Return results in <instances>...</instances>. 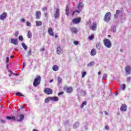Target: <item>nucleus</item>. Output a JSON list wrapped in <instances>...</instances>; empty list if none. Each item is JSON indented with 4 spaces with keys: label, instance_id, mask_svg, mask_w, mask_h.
Here are the masks:
<instances>
[{
    "label": "nucleus",
    "instance_id": "nucleus-1",
    "mask_svg": "<svg viewBox=\"0 0 131 131\" xmlns=\"http://www.w3.org/2000/svg\"><path fill=\"white\" fill-rule=\"evenodd\" d=\"M41 81V77H40V76H37L34 80L33 83V85L36 87L38 86V85H39V84L40 83Z\"/></svg>",
    "mask_w": 131,
    "mask_h": 131
},
{
    "label": "nucleus",
    "instance_id": "nucleus-2",
    "mask_svg": "<svg viewBox=\"0 0 131 131\" xmlns=\"http://www.w3.org/2000/svg\"><path fill=\"white\" fill-rule=\"evenodd\" d=\"M103 43L106 48H108L110 49V48H111L112 47V44L111 43V41L110 40L108 39H104L103 40Z\"/></svg>",
    "mask_w": 131,
    "mask_h": 131
},
{
    "label": "nucleus",
    "instance_id": "nucleus-3",
    "mask_svg": "<svg viewBox=\"0 0 131 131\" xmlns=\"http://www.w3.org/2000/svg\"><path fill=\"white\" fill-rule=\"evenodd\" d=\"M111 19V12H108L106 13L104 16V18L103 19L105 22L108 23L110 21Z\"/></svg>",
    "mask_w": 131,
    "mask_h": 131
},
{
    "label": "nucleus",
    "instance_id": "nucleus-4",
    "mask_svg": "<svg viewBox=\"0 0 131 131\" xmlns=\"http://www.w3.org/2000/svg\"><path fill=\"white\" fill-rule=\"evenodd\" d=\"M63 91H65V92L68 94H70L71 93H72L73 89L72 87H68L67 86H65L63 87Z\"/></svg>",
    "mask_w": 131,
    "mask_h": 131
},
{
    "label": "nucleus",
    "instance_id": "nucleus-5",
    "mask_svg": "<svg viewBox=\"0 0 131 131\" xmlns=\"http://www.w3.org/2000/svg\"><path fill=\"white\" fill-rule=\"evenodd\" d=\"M123 13L122 10H116V14L114 15V18L117 19V18H118V16H122Z\"/></svg>",
    "mask_w": 131,
    "mask_h": 131
},
{
    "label": "nucleus",
    "instance_id": "nucleus-6",
    "mask_svg": "<svg viewBox=\"0 0 131 131\" xmlns=\"http://www.w3.org/2000/svg\"><path fill=\"white\" fill-rule=\"evenodd\" d=\"M56 11H55L54 15V18L57 19L59 18V16H60V10L58 8H55Z\"/></svg>",
    "mask_w": 131,
    "mask_h": 131
},
{
    "label": "nucleus",
    "instance_id": "nucleus-7",
    "mask_svg": "<svg viewBox=\"0 0 131 131\" xmlns=\"http://www.w3.org/2000/svg\"><path fill=\"white\" fill-rule=\"evenodd\" d=\"M44 93H46L47 95H52L53 94V90L50 88H45Z\"/></svg>",
    "mask_w": 131,
    "mask_h": 131
},
{
    "label": "nucleus",
    "instance_id": "nucleus-8",
    "mask_svg": "<svg viewBox=\"0 0 131 131\" xmlns=\"http://www.w3.org/2000/svg\"><path fill=\"white\" fill-rule=\"evenodd\" d=\"M125 71L126 72V74L128 75V74H130L131 68L129 66H127L125 67Z\"/></svg>",
    "mask_w": 131,
    "mask_h": 131
},
{
    "label": "nucleus",
    "instance_id": "nucleus-9",
    "mask_svg": "<svg viewBox=\"0 0 131 131\" xmlns=\"http://www.w3.org/2000/svg\"><path fill=\"white\" fill-rule=\"evenodd\" d=\"M11 43H13V45H14V46H17L18 43V39L12 38L11 39Z\"/></svg>",
    "mask_w": 131,
    "mask_h": 131
},
{
    "label": "nucleus",
    "instance_id": "nucleus-10",
    "mask_svg": "<svg viewBox=\"0 0 131 131\" xmlns=\"http://www.w3.org/2000/svg\"><path fill=\"white\" fill-rule=\"evenodd\" d=\"M90 29L93 31L97 30V23H93L91 26H90Z\"/></svg>",
    "mask_w": 131,
    "mask_h": 131
},
{
    "label": "nucleus",
    "instance_id": "nucleus-11",
    "mask_svg": "<svg viewBox=\"0 0 131 131\" xmlns=\"http://www.w3.org/2000/svg\"><path fill=\"white\" fill-rule=\"evenodd\" d=\"M80 21V18H76L73 19L72 22L74 24H78Z\"/></svg>",
    "mask_w": 131,
    "mask_h": 131
},
{
    "label": "nucleus",
    "instance_id": "nucleus-12",
    "mask_svg": "<svg viewBox=\"0 0 131 131\" xmlns=\"http://www.w3.org/2000/svg\"><path fill=\"white\" fill-rule=\"evenodd\" d=\"M127 108V106L126 104H122L121 107H120V110L121 111L125 112V111H126Z\"/></svg>",
    "mask_w": 131,
    "mask_h": 131
},
{
    "label": "nucleus",
    "instance_id": "nucleus-13",
    "mask_svg": "<svg viewBox=\"0 0 131 131\" xmlns=\"http://www.w3.org/2000/svg\"><path fill=\"white\" fill-rule=\"evenodd\" d=\"M7 18V13L4 12L0 15V20H5Z\"/></svg>",
    "mask_w": 131,
    "mask_h": 131
},
{
    "label": "nucleus",
    "instance_id": "nucleus-14",
    "mask_svg": "<svg viewBox=\"0 0 131 131\" xmlns=\"http://www.w3.org/2000/svg\"><path fill=\"white\" fill-rule=\"evenodd\" d=\"M48 33L50 34V35H51V36H54V32L53 31V28L51 27H49L48 28Z\"/></svg>",
    "mask_w": 131,
    "mask_h": 131
},
{
    "label": "nucleus",
    "instance_id": "nucleus-15",
    "mask_svg": "<svg viewBox=\"0 0 131 131\" xmlns=\"http://www.w3.org/2000/svg\"><path fill=\"white\" fill-rule=\"evenodd\" d=\"M17 116H19L20 119H17V121H18L19 122L23 121V120H24V115H17Z\"/></svg>",
    "mask_w": 131,
    "mask_h": 131
},
{
    "label": "nucleus",
    "instance_id": "nucleus-16",
    "mask_svg": "<svg viewBox=\"0 0 131 131\" xmlns=\"http://www.w3.org/2000/svg\"><path fill=\"white\" fill-rule=\"evenodd\" d=\"M41 16V12L40 11L36 12V19L40 18Z\"/></svg>",
    "mask_w": 131,
    "mask_h": 131
},
{
    "label": "nucleus",
    "instance_id": "nucleus-17",
    "mask_svg": "<svg viewBox=\"0 0 131 131\" xmlns=\"http://www.w3.org/2000/svg\"><path fill=\"white\" fill-rule=\"evenodd\" d=\"M82 8H83V3H82V2H80L78 5V10H79V11H81V10H82Z\"/></svg>",
    "mask_w": 131,
    "mask_h": 131
},
{
    "label": "nucleus",
    "instance_id": "nucleus-18",
    "mask_svg": "<svg viewBox=\"0 0 131 131\" xmlns=\"http://www.w3.org/2000/svg\"><path fill=\"white\" fill-rule=\"evenodd\" d=\"M62 53H63V51H62V48H61V47H57V54H58V55H61Z\"/></svg>",
    "mask_w": 131,
    "mask_h": 131
},
{
    "label": "nucleus",
    "instance_id": "nucleus-19",
    "mask_svg": "<svg viewBox=\"0 0 131 131\" xmlns=\"http://www.w3.org/2000/svg\"><path fill=\"white\" fill-rule=\"evenodd\" d=\"M96 55H97V50H96L95 49H93L91 52V56H96Z\"/></svg>",
    "mask_w": 131,
    "mask_h": 131
},
{
    "label": "nucleus",
    "instance_id": "nucleus-20",
    "mask_svg": "<svg viewBox=\"0 0 131 131\" xmlns=\"http://www.w3.org/2000/svg\"><path fill=\"white\" fill-rule=\"evenodd\" d=\"M6 119H8V120H14L16 121L17 119H16V117L14 116H7L6 117Z\"/></svg>",
    "mask_w": 131,
    "mask_h": 131
},
{
    "label": "nucleus",
    "instance_id": "nucleus-21",
    "mask_svg": "<svg viewBox=\"0 0 131 131\" xmlns=\"http://www.w3.org/2000/svg\"><path fill=\"white\" fill-rule=\"evenodd\" d=\"M79 126V122H76L73 125V128L75 129L77 127H78Z\"/></svg>",
    "mask_w": 131,
    "mask_h": 131
},
{
    "label": "nucleus",
    "instance_id": "nucleus-22",
    "mask_svg": "<svg viewBox=\"0 0 131 131\" xmlns=\"http://www.w3.org/2000/svg\"><path fill=\"white\" fill-rule=\"evenodd\" d=\"M52 69L54 71H58L59 70V67L57 65H54L53 66Z\"/></svg>",
    "mask_w": 131,
    "mask_h": 131
},
{
    "label": "nucleus",
    "instance_id": "nucleus-23",
    "mask_svg": "<svg viewBox=\"0 0 131 131\" xmlns=\"http://www.w3.org/2000/svg\"><path fill=\"white\" fill-rule=\"evenodd\" d=\"M70 30L74 32V33H77L78 32V30L77 29H76V28H71Z\"/></svg>",
    "mask_w": 131,
    "mask_h": 131
},
{
    "label": "nucleus",
    "instance_id": "nucleus-24",
    "mask_svg": "<svg viewBox=\"0 0 131 131\" xmlns=\"http://www.w3.org/2000/svg\"><path fill=\"white\" fill-rule=\"evenodd\" d=\"M51 101H54V102H58V101H59V98L57 97H51Z\"/></svg>",
    "mask_w": 131,
    "mask_h": 131
},
{
    "label": "nucleus",
    "instance_id": "nucleus-25",
    "mask_svg": "<svg viewBox=\"0 0 131 131\" xmlns=\"http://www.w3.org/2000/svg\"><path fill=\"white\" fill-rule=\"evenodd\" d=\"M95 65V61H91L88 64V67H92Z\"/></svg>",
    "mask_w": 131,
    "mask_h": 131
},
{
    "label": "nucleus",
    "instance_id": "nucleus-26",
    "mask_svg": "<svg viewBox=\"0 0 131 131\" xmlns=\"http://www.w3.org/2000/svg\"><path fill=\"white\" fill-rule=\"evenodd\" d=\"M36 26H41L42 25V22L41 21H36Z\"/></svg>",
    "mask_w": 131,
    "mask_h": 131
},
{
    "label": "nucleus",
    "instance_id": "nucleus-27",
    "mask_svg": "<svg viewBox=\"0 0 131 131\" xmlns=\"http://www.w3.org/2000/svg\"><path fill=\"white\" fill-rule=\"evenodd\" d=\"M66 15H67L68 16H69V7L68 6V5L66 6Z\"/></svg>",
    "mask_w": 131,
    "mask_h": 131
},
{
    "label": "nucleus",
    "instance_id": "nucleus-28",
    "mask_svg": "<svg viewBox=\"0 0 131 131\" xmlns=\"http://www.w3.org/2000/svg\"><path fill=\"white\" fill-rule=\"evenodd\" d=\"M52 97H49L48 98H46L45 100V103H49L50 101H51Z\"/></svg>",
    "mask_w": 131,
    "mask_h": 131
},
{
    "label": "nucleus",
    "instance_id": "nucleus-29",
    "mask_svg": "<svg viewBox=\"0 0 131 131\" xmlns=\"http://www.w3.org/2000/svg\"><path fill=\"white\" fill-rule=\"evenodd\" d=\"M21 46H22L23 48L24 49L25 51L27 50V49L28 48L27 47V46H26V45H25V43H24V42L22 43Z\"/></svg>",
    "mask_w": 131,
    "mask_h": 131
},
{
    "label": "nucleus",
    "instance_id": "nucleus-30",
    "mask_svg": "<svg viewBox=\"0 0 131 131\" xmlns=\"http://www.w3.org/2000/svg\"><path fill=\"white\" fill-rule=\"evenodd\" d=\"M28 37H29V38H31V37H32V33L31 32V31H29L28 32Z\"/></svg>",
    "mask_w": 131,
    "mask_h": 131
},
{
    "label": "nucleus",
    "instance_id": "nucleus-31",
    "mask_svg": "<svg viewBox=\"0 0 131 131\" xmlns=\"http://www.w3.org/2000/svg\"><path fill=\"white\" fill-rule=\"evenodd\" d=\"M96 48L97 49V50H101V43L100 42H98L96 44Z\"/></svg>",
    "mask_w": 131,
    "mask_h": 131
},
{
    "label": "nucleus",
    "instance_id": "nucleus-32",
    "mask_svg": "<svg viewBox=\"0 0 131 131\" xmlns=\"http://www.w3.org/2000/svg\"><path fill=\"white\" fill-rule=\"evenodd\" d=\"M57 82H58V84H61V82H62V79L61 77H58Z\"/></svg>",
    "mask_w": 131,
    "mask_h": 131
},
{
    "label": "nucleus",
    "instance_id": "nucleus-33",
    "mask_svg": "<svg viewBox=\"0 0 131 131\" xmlns=\"http://www.w3.org/2000/svg\"><path fill=\"white\" fill-rule=\"evenodd\" d=\"M112 30L113 31V32H114V33H115V32H116V25H114L112 27Z\"/></svg>",
    "mask_w": 131,
    "mask_h": 131
},
{
    "label": "nucleus",
    "instance_id": "nucleus-34",
    "mask_svg": "<svg viewBox=\"0 0 131 131\" xmlns=\"http://www.w3.org/2000/svg\"><path fill=\"white\" fill-rule=\"evenodd\" d=\"M125 88H126V85H125V84H123L121 85V89L123 91H124V90H125Z\"/></svg>",
    "mask_w": 131,
    "mask_h": 131
},
{
    "label": "nucleus",
    "instance_id": "nucleus-35",
    "mask_svg": "<svg viewBox=\"0 0 131 131\" xmlns=\"http://www.w3.org/2000/svg\"><path fill=\"white\" fill-rule=\"evenodd\" d=\"M84 105H86V101H84L82 102L81 105V108H83V107H84Z\"/></svg>",
    "mask_w": 131,
    "mask_h": 131
},
{
    "label": "nucleus",
    "instance_id": "nucleus-36",
    "mask_svg": "<svg viewBox=\"0 0 131 131\" xmlns=\"http://www.w3.org/2000/svg\"><path fill=\"white\" fill-rule=\"evenodd\" d=\"M15 95L16 96H19L20 97H25V96L22 95L20 92L16 93Z\"/></svg>",
    "mask_w": 131,
    "mask_h": 131
},
{
    "label": "nucleus",
    "instance_id": "nucleus-37",
    "mask_svg": "<svg viewBox=\"0 0 131 131\" xmlns=\"http://www.w3.org/2000/svg\"><path fill=\"white\" fill-rule=\"evenodd\" d=\"M94 35H92L91 36H89L88 38L90 39V40H92V39H94Z\"/></svg>",
    "mask_w": 131,
    "mask_h": 131
},
{
    "label": "nucleus",
    "instance_id": "nucleus-38",
    "mask_svg": "<svg viewBox=\"0 0 131 131\" xmlns=\"http://www.w3.org/2000/svg\"><path fill=\"white\" fill-rule=\"evenodd\" d=\"M107 77H108V75L106 74H104L102 76V78L103 79H106V78H107Z\"/></svg>",
    "mask_w": 131,
    "mask_h": 131
},
{
    "label": "nucleus",
    "instance_id": "nucleus-39",
    "mask_svg": "<svg viewBox=\"0 0 131 131\" xmlns=\"http://www.w3.org/2000/svg\"><path fill=\"white\" fill-rule=\"evenodd\" d=\"M31 55H32V51H31V49H30L28 52V56H31Z\"/></svg>",
    "mask_w": 131,
    "mask_h": 131
},
{
    "label": "nucleus",
    "instance_id": "nucleus-40",
    "mask_svg": "<svg viewBox=\"0 0 131 131\" xmlns=\"http://www.w3.org/2000/svg\"><path fill=\"white\" fill-rule=\"evenodd\" d=\"M26 24H27V26H28L29 27H31V23H30L29 21H27Z\"/></svg>",
    "mask_w": 131,
    "mask_h": 131
},
{
    "label": "nucleus",
    "instance_id": "nucleus-41",
    "mask_svg": "<svg viewBox=\"0 0 131 131\" xmlns=\"http://www.w3.org/2000/svg\"><path fill=\"white\" fill-rule=\"evenodd\" d=\"M18 39H19V40H20V41H23V39H24L23 36H19L18 37Z\"/></svg>",
    "mask_w": 131,
    "mask_h": 131
},
{
    "label": "nucleus",
    "instance_id": "nucleus-42",
    "mask_svg": "<svg viewBox=\"0 0 131 131\" xmlns=\"http://www.w3.org/2000/svg\"><path fill=\"white\" fill-rule=\"evenodd\" d=\"M73 43L75 45V46H77L78 45H79V42L78 41H74L73 42Z\"/></svg>",
    "mask_w": 131,
    "mask_h": 131
},
{
    "label": "nucleus",
    "instance_id": "nucleus-43",
    "mask_svg": "<svg viewBox=\"0 0 131 131\" xmlns=\"http://www.w3.org/2000/svg\"><path fill=\"white\" fill-rule=\"evenodd\" d=\"M86 75V72H83L82 74V77L83 78Z\"/></svg>",
    "mask_w": 131,
    "mask_h": 131
},
{
    "label": "nucleus",
    "instance_id": "nucleus-44",
    "mask_svg": "<svg viewBox=\"0 0 131 131\" xmlns=\"http://www.w3.org/2000/svg\"><path fill=\"white\" fill-rule=\"evenodd\" d=\"M20 21L22 22L23 23H25V22H26V19L24 18H21L20 19Z\"/></svg>",
    "mask_w": 131,
    "mask_h": 131
},
{
    "label": "nucleus",
    "instance_id": "nucleus-45",
    "mask_svg": "<svg viewBox=\"0 0 131 131\" xmlns=\"http://www.w3.org/2000/svg\"><path fill=\"white\" fill-rule=\"evenodd\" d=\"M130 79H131V78L130 77H127V79H126V81L127 82H130Z\"/></svg>",
    "mask_w": 131,
    "mask_h": 131
},
{
    "label": "nucleus",
    "instance_id": "nucleus-46",
    "mask_svg": "<svg viewBox=\"0 0 131 131\" xmlns=\"http://www.w3.org/2000/svg\"><path fill=\"white\" fill-rule=\"evenodd\" d=\"M18 35H19V31H16L14 34L15 36L17 37V36Z\"/></svg>",
    "mask_w": 131,
    "mask_h": 131
},
{
    "label": "nucleus",
    "instance_id": "nucleus-47",
    "mask_svg": "<svg viewBox=\"0 0 131 131\" xmlns=\"http://www.w3.org/2000/svg\"><path fill=\"white\" fill-rule=\"evenodd\" d=\"M80 93H83V96H85L86 94V92L85 91H83V90H81Z\"/></svg>",
    "mask_w": 131,
    "mask_h": 131
},
{
    "label": "nucleus",
    "instance_id": "nucleus-48",
    "mask_svg": "<svg viewBox=\"0 0 131 131\" xmlns=\"http://www.w3.org/2000/svg\"><path fill=\"white\" fill-rule=\"evenodd\" d=\"M63 94H64V92L61 91L58 93V96H61V95H63Z\"/></svg>",
    "mask_w": 131,
    "mask_h": 131
},
{
    "label": "nucleus",
    "instance_id": "nucleus-49",
    "mask_svg": "<svg viewBox=\"0 0 131 131\" xmlns=\"http://www.w3.org/2000/svg\"><path fill=\"white\" fill-rule=\"evenodd\" d=\"M9 60H10V58H9V57H7V58H6V63L7 64H8V63H9Z\"/></svg>",
    "mask_w": 131,
    "mask_h": 131
},
{
    "label": "nucleus",
    "instance_id": "nucleus-50",
    "mask_svg": "<svg viewBox=\"0 0 131 131\" xmlns=\"http://www.w3.org/2000/svg\"><path fill=\"white\" fill-rule=\"evenodd\" d=\"M42 11H48V8L46 7L42 8Z\"/></svg>",
    "mask_w": 131,
    "mask_h": 131
},
{
    "label": "nucleus",
    "instance_id": "nucleus-51",
    "mask_svg": "<svg viewBox=\"0 0 131 131\" xmlns=\"http://www.w3.org/2000/svg\"><path fill=\"white\" fill-rule=\"evenodd\" d=\"M1 123H6V121H5L3 119H1Z\"/></svg>",
    "mask_w": 131,
    "mask_h": 131
},
{
    "label": "nucleus",
    "instance_id": "nucleus-52",
    "mask_svg": "<svg viewBox=\"0 0 131 131\" xmlns=\"http://www.w3.org/2000/svg\"><path fill=\"white\" fill-rule=\"evenodd\" d=\"M105 129L106 130H109V127L108 126H105Z\"/></svg>",
    "mask_w": 131,
    "mask_h": 131
},
{
    "label": "nucleus",
    "instance_id": "nucleus-53",
    "mask_svg": "<svg viewBox=\"0 0 131 131\" xmlns=\"http://www.w3.org/2000/svg\"><path fill=\"white\" fill-rule=\"evenodd\" d=\"M104 112L105 115H107V116L109 115V113L108 112H107L106 111H104Z\"/></svg>",
    "mask_w": 131,
    "mask_h": 131
},
{
    "label": "nucleus",
    "instance_id": "nucleus-54",
    "mask_svg": "<svg viewBox=\"0 0 131 131\" xmlns=\"http://www.w3.org/2000/svg\"><path fill=\"white\" fill-rule=\"evenodd\" d=\"M25 66H26V64H25V62H23V68H24V67H25Z\"/></svg>",
    "mask_w": 131,
    "mask_h": 131
},
{
    "label": "nucleus",
    "instance_id": "nucleus-55",
    "mask_svg": "<svg viewBox=\"0 0 131 131\" xmlns=\"http://www.w3.org/2000/svg\"><path fill=\"white\" fill-rule=\"evenodd\" d=\"M20 109H24V106L23 105L20 106Z\"/></svg>",
    "mask_w": 131,
    "mask_h": 131
},
{
    "label": "nucleus",
    "instance_id": "nucleus-56",
    "mask_svg": "<svg viewBox=\"0 0 131 131\" xmlns=\"http://www.w3.org/2000/svg\"><path fill=\"white\" fill-rule=\"evenodd\" d=\"M6 68H7V69H9V64H6Z\"/></svg>",
    "mask_w": 131,
    "mask_h": 131
},
{
    "label": "nucleus",
    "instance_id": "nucleus-57",
    "mask_svg": "<svg viewBox=\"0 0 131 131\" xmlns=\"http://www.w3.org/2000/svg\"><path fill=\"white\" fill-rule=\"evenodd\" d=\"M75 12H76V13H78V14H79L80 13L79 10H76Z\"/></svg>",
    "mask_w": 131,
    "mask_h": 131
},
{
    "label": "nucleus",
    "instance_id": "nucleus-58",
    "mask_svg": "<svg viewBox=\"0 0 131 131\" xmlns=\"http://www.w3.org/2000/svg\"><path fill=\"white\" fill-rule=\"evenodd\" d=\"M53 81H54V80H53V79H51V80H50V81H49V82H53Z\"/></svg>",
    "mask_w": 131,
    "mask_h": 131
},
{
    "label": "nucleus",
    "instance_id": "nucleus-59",
    "mask_svg": "<svg viewBox=\"0 0 131 131\" xmlns=\"http://www.w3.org/2000/svg\"><path fill=\"white\" fill-rule=\"evenodd\" d=\"M98 75H101V71L98 72Z\"/></svg>",
    "mask_w": 131,
    "mask_h": 131
},
{
    "label": "nucleus",
    "instance_id": "nucleus-60",
    "mask_svg": "<svg viewBox=\"0 0 131 131\" xmlns=\"http://www.w3.org/2000/svg\"><path fill=\"white\" fill-rule=\"evenodd\" d=\"M10 58H11V59H13V58H14V56H13V55H11V56H10Z\"/></svg>",
    "mask_w": 131,
    "mask_h": 131
},
{
    "label": "nucleus",
    "instance_id": "nucleus-61",
    "mask_svg": "<svg viewBox=\"0 0 131 131\" xmlns=\"http://www.w3.org/2000/svg\"><path fill=\"white\" fill-rule=\"evenodd\" d=\"M45 17H47L48 14L47 13H45Z\"/></svg>",
    "mask_w": 131,
    "mask_h": 131
},
{
    "label": "nucleus",
    "instance_id": "nucleus-62",
    "mask_svg": "<svg viewBox=\"0 0 131 131\" xmlns=\"http://www.w3.org/2000/svg\"><path fill=\"white\" fill-rule=\"evenodd\" d=\"M74 14H75V12H73V13H72V16H74Z\"/></svg>",
    "mask_w": 131,
    "mask_h": 131
},
{
    "label": "nucleus",
    "instance_id": "nucleus-63",
    "mask_svg": "<svg viewBox=\"0 0 131 131\" xmlns=\"http://www.w3.org/2000/svg\"><path fill=\"white\" fill-rule=\"evenodd\" d=\"M120 52H121V53H122V52H123V50L120 49Z\"/></svg>",
    "mask_w": 131,
    "mask_h": 131
},
{
    "label": "nucleus",
    "instance_id": "nucleus-64",
    "mask_svg": "<svg viewBox=\"0 0 131 131\" xmlns=\"http://www.w3.org/2000/svg\"><path fill=\"white\" fill-rule=\"evenodd\" d=\"M9 72H10L11 74H13V72H12V71H9Z\"/></svg>",
    "mask_w": 131,
    "mask_h": 131
}]
</instances>
